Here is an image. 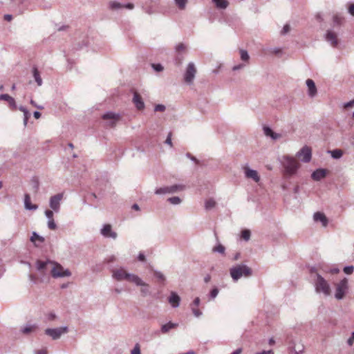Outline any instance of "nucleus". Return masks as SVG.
<instances>
[{
	"instance_id": "nucleus-16",
	"label": "nucleus",
	"mask_w": 354,
	"mask_h": 354,
	"mask_svg": "<svg viewBox=\"0 0 354 354\" xmlns=\"http://www.w3.org/2000/svg\"><path fill=\"white\" fill-rule=\"evenodd\" d=\"M126 280L130 282L135 283L136 286H145L147 284L140 278L138 275L134 274L128 273V275H126Z\"/></svg>"
},
{
	"instance_id": "nucleus-14",
	"label": "nucleus",
	"mask_w": 354,
	"mask_h": 354,
	"mask_svg": "<svg viewBox=\"0 0 354 354\" xmlns=\"http://www.w3.org/2000/svg\"><path fill=\"white\" fill-rule=\"evenodd\" d=\"M128 272L124 268L115 269L112 271V277L117 281L126 280Z\"/></svg>"
},
{
	"instance_id": "nucleus-41",
	"label": "nucleus",
	"mask_w": 354,
	"mask_h": 354,
	"mask_svg": "<svg viewBox=\"0 0 354 354\" xmlns=\"http://www.w3.org/2000/svg\"><path fill=\"white\" fill-rule=\"evenodd\" d=\"M241 237L245 240L248 241L250 238V231L249 230H244L241 232Z\"/></svg>"
},
{
	"instance_id": "nucleus-6",
	"label": "nucleus",
	"mask_w": 354,
	"mask_h": 354,
	"mask_svg": "<svg viewBox=\"0 0 354 354\" xmlns=\"http://www.w3.org/2000/svg\"><path fill=\"white\" fill-rule=\"evenodd\" d=\"M68 332V328L66 326L55 328H46L45 330V334L50 336L53 340L59 339L63 334Z\"/></svg>"
},
{
	"instance_id": "nucleus-57",
	"label": "nucleus",
	"mask_w": 354,
	"mask_h": 354,
	"mask_svg": "<svg viewBox=\"0 0 354 354\" xmlns=\"http://www.w3.org/2000/svg\"><path fill=\"white\" fill-rule=\"evenodd\" d=\"M138 259L140 261H142V262L145 261L146 258H145V255L144 254V253L140 252L138 256Z\"/></svg>"
},
{
	"instance_id": "nucleus-48",
	"label": "nucleus",
	"mask_w": 354,
	"mask_h": 354,
	"mask_svg": "<svg viewBox=\"0 0 354 354\" xmlns=\"http://www.w3.org/2000/svg\"><path fill=\"white\" fill-rule=\"evenodd\" d=\"M166 109V107L165 105L163 104H157L154 107V111H160V112H163L165 111Z\"/></svg>"
},
{
	"instance_id": "nucleus-53",
	"label": "nucleus",
	"mask_w": 354,
	"mask_h": 354,
	"mask_svg": "<svg viewBox=\"0 0 354 354\" xmlns=\"http://www.w3.org/2000/svg\"><path fill=\"white\" fill-rule=\"evenodd\" d=\"M290 26L288 24H286L283 26L281 33V35H286L290 31Z\"/></svg>"
},
{
	"instance_id": "nucleus-35",
	"label": "nucleus",
	"mask_w": 354,
	"mask_h": 354,
	"mask_svg": "<svg viewBox=\"0 0 354 354\" xmlns=\"http://www.w3.org/2000/svg\"><path fill=\"white\" fill-rule=\"evenodd\" d=\"M31 183L35 192H37L39 187V182L37 177H33L31 179Z\"/></svg>"
},
{
	"instance_id": "nucleus-28",
	"label": "nucleus",
	"mask_w": 354,
	"mask_h": 354,
	"mask_svg": "<svg viewBox=\"0 0 354 354\" xmlns=\"http://www.w3.org/2000/svg\"><path fill=\"white\" fill-rule=\"evenodd\" d=\"M212 2L219 9H225L229 4L227 0H212Z\"/></svg>"
},
{
	"instance_id": "nucleus-55",
	"label": "nucleus",
	"mask_w": 354,
	"mask_h": 354,
	"mask_svg": "<svg viewBox=\"0 0 354 354\" xmlns=\"http://www.w3.org/2000/svg\"><path fill=\"white\" fill-rule=\"evenodd\" d=\"M185 48V46L183 43L178 44V45H176V46L175 48L176 50L178 52L184 50Z\"/></svg>"
},
{
	"instance_id": "nucleus-46",
	"label": "nucleus",
	"mask_w": 354,
	"mask_h": 354,
	"mask_svg": "<svg viewBox=\"0 0 354 354\" xmlns=\"http://www.w3.org/2000/svg\"><path fill=\"white\" fill-rule=\"evenodd\" d=\"M131 354H141L140 346L139 344H136L134 348L131 352Z\"/></svg>"
},
{
	"instance_id": "nucleus-63",
	"label": "nucleus",
	"mask_w": 354,
	"mask_h": 354,
	"mask_svg": "<svg viewBox=\"0 0 354 354\" xmlns=\"http://www.w3.org/2000/svg\"><path fill=\"white\" fill-rule=\"evenodd\" d=\"M256 354H274V352L272 350L270 351H263L261 352H258Z\"/></svg>"
},
{
	"instance_id": "nucleus-11",
	"label": "nucleus",
	"mask_w": 354,
	"mask_h": 354,
	"mask_svg": "<svg viewBox=\"0 0 354 354\" xmlns=\"http://www.w3.org/2000/svg\"><path fill=\"white\" fill-rule=\"evenodd\" d=\"M102 118L104 120H110L109 125L113 127L116 124L117 122L120 120V115L112 111H108L105 113Z\"/></svg>"
},
{
	"instance_id": "nucleus-25",
	"label": "nucleus",
	"mask_w": 354,
	"mask_h": 354,
	"mask_svg": "<svg viewBox=\"0 0 354 354\" xmlns=\"http://www.w3.org/2000/svg\"><path fill=\"white\" fill-rule=\"evenodd\" d=\"M38 328L37 324H27L21 328L20 331L24 334H29L35 331Z\"/></svg>"
},
{
	"instance_id": "nucleus-18",
	"label": "nucleus",
	"mask_w": 354,
	"mask_h": 354,
	"mask_svg": "<svg viewBox=\"0 0 354 354\" xmlns=\"http://www.w3.org/2000/svg\"><path fill=\"white\" fill-rule=\"evenodd\" d=\"M313 219L315 222H321L324 227L328 225V220L326 215L320 212H317L313 215Z\"/></svg>"
},
{
	"instance_id": "nucleus-24",
	"label": "nucleus",
	"mask_w": 354,
	"mask_h": 354,
	"mask_svg": "<svg viewBox=\"0 0 354 354\" xmlns=\"http://www.w3.org/2000/svg\"><path fill=\"white\" fill-rule=\"evenodd\" d=\"M53 263V261H50V260H48L46 261H41L38 260L36 263L37 269L39 271L44 270V269H48V267L51 268Z\"/></svg>"
},
{
	"instance_id": "nucleus-9",
	"label": "nucleus",
	"mask_w": 354,
	"mask_h": 354,
	"mask_svg": "<svg viewBox=\"0 0 354 354\" xmlns=\"http://www.w3.org/2000/svg\"><path fill=\"white\" fill-rule=\"evenodd\" d=\"M63 194H57L50 198L49 205L50 207L56 213L59 212L60 209V203L63 198Z\"/></svg>"
},
{
	"instance_id": "nucleus-26",
	"label": "nucleus",
	"mask_w": 354,
	"mask_h": 354,
	"mask_svg": "<svg viewBox=\"0 0 354 354\" xmlns=\"http://www.w3.org/2000/svg\"><path fill=\"white\" fill-rule=\"evenodd\" d=\"M178 326V324L172 323L171 322L162 325L161 326V332L162 333H168L171 329L175 328Z\"/></svg>"
},
{
	"instance_id": "nucleus-32",
	"label": "nucleus",
	"mask_w": 354,
	"mask_h": 354,
	"mask_svg": "<svg viewBox=\"0 0 354 354\" xmlns=\"http://www.w3.org/2000/svg\"><path fill=\"white\" fill-rule=\"evenodd\" d=\"M216 205V201L213 198L207 200L205 203V208L206 210H209L214 207Z\"/></svg>"
},
{
	"instance_id": "nucleus-44",
	"label": "nucleus",
	"mask_w": 354,
	"mask_h": 354,
	"mask_svg": "<svg viewBox=\"0 0 354 354\" xmlns=\"http://www.w3.org/2000/svg\"><path fill=\"white\" fill-rule=\"evenodd\" d=\"M344 272L346 274H351L353 272L354 266H347L344 268Z\"/></svg>"
},
{
	"instance_id": "nucleus-10",
	"label": "nucleus",
	"mask_w": 354,
	"mask_h": 354,
	"mask_svg": "<svg viewBox=\"0 0 354 354\" xmlns=\"http://www.w3.org/2000/svg\"><path fill=\"white\" fill-rule=\"evenodd\" d=\"M297 156L304 162H309L312 157L311 149L309 147H303L297 153Z\"/></svg>"
},
{
	"instance_id": "nucleus-64",
	"label": "nucleus",
	"mask_w": 354,
	"mask_h": 354,
	"mask_svg": "<svg viewBox=\"0 0 354 354\" xmlns=\"http://www.w3.org/2000/svg\"><path fill=\"white\" fill-rule=\"evenodd\" d=\"M35 354H47V351L45 349H41L35 351Z\"/></svg>"
},
{
	"instance_id": "nucleus-49",
	"label": "nucleus",
	"mask_w": 354,
	"mask_h": 354,
	"mask_svg": "<svg viewBox=\"0 0 354 354\" xmlns=\"http://www.w3.org/2000/svg\"><path fill=\"white\" fill-rule=\"evenodd\" d=\"M183 57L180 55H178L175 59V64L177 66H180L182 64Z\"/></svg>"
},
{
	"instance_id": "nucleus-30",
	"label": "nucleus",
	"mask_w": 354,
	"mask_h": 354,
	"mask_svg": "<svg viewBox=\"0 0 354 354\" xmlns=\"http://www.w3.org/2000/svg\"><path fill=\"white\" fill-rule=\"evenodd\" d=\"M36 240L39 241L40 243H44V241H45V239H44V238L43 236L39 235L37 232H33L32 234V236L30 237V241L32 242H33L35 245H37L36 243H35V241Z\"/></svg>"
},
{
	"instance_id": "nucleus-61",
	"label": "nucleus",
	"mask_w": 354,
	"mask_h": 354,
	"mask_svg": "<svg viewBox=\"0 0 354 354\" xmlns=\"http://www.w3.org/2000/svg\"><path fill=\"white\" fill-rule=\"evenodd\" d=\"M354 105V100L350 101V102H348L344 104V107L345 108H348V107H351V106H353Z\"/></svg>"
},
{
	"instance_id": "nucleus-19",
	"label": "nucleus",
	"mask_w": 354,
	"mask_h": 354,
	"mask_svg": "<svg viewBox=\"0 0 354 354\" xmlns=\"http://www.w3.org/2000/svg\"><path fill=\"white\" fill-rule=\"evenodd\" d=\"M326 171L325 169H317L312 173L311 177L314 180L319 181L326 177Z\"/></svg>"
},
{
	"instance_id": "nucleus-59",
	"label": "nucleus",
	"mask_w": 354,
	"mask_h": 354,
	"mask_svg": "<svg viewBox=\"0 0 354 354\" xmlns=\"http://www.w3.org/2000/svg\"><path fill=\"white\" fill-rule=\"evenodd\" d=\"M10 95L8 94H1L0 95V100H6L8 101L10 99Z\"/></svg>"
},
{
	"instance_id": "nucleus-60",
	"label": "nucleus",
	"mask_w": 354,
	"mask_h": 354,
	"mask_svg": "<svg viewBox=\"0 0 354 354\" xmlns=\"http://www.w3.org/2000/svg\"><path fill=\"white\" fill-rule=\"evenodd\" d=\"M123 8H125L129 10H132L134 8V5L131 3H128L126 4H123Z\"/></svg>"
},
{
	"instance_id": "nucleus-43",
	"label": "nucleus",
	"mask_w": 354,
	"mask_h": 354,
	"mask_svg": "<svg viewBox=\"0 0 354 354\" xmlns=\"http://www.w3.org/2000/svg\"><path fill=\"white\" fill-rule=\"evenodd\" d=\"M48 227L50 230H55L57 229V225L54 221V218L48 220Z\"/></svg>"
},
{
	"instance_id": "nucleus-62",
	"label": "nucleus",
	"mask_w": 354,
	"mask_h": 354,
	"mask_svg": "<svg viewBox=\"0 0 354 354\" xmlns=\"http://www.w3.org/2000/svg\"><path fill=\"white\" fill-rule=\"evenodd\" d=\"M116 260V258L115 256L112 255L111 257H109L107 259H106V262L107 263H113Z\"/></svg>"
},
{
	"instance_id": "nucleus-29",
	"label": "nucleus",
	"mask_w": 354,
	"mask_h": 354,
	"mask_svg": "<svg viewBox=\"0 0 354 354\" xmlns=\"http://www.w3.org/2000/svg\"><path fill=\"white\" fill-rule=\"evenodd\" d=\"M328 152L330 153L331 157L334 159H339L343 156V151L338 149L328 151Z\"/></svg>"
},
{
	"instance_id": "nucleus-21",
	"label": "nucleus",
	"mask_w": 354,
	"mask_h": 354,
	"mask_svg": "<svg viewBox=\"0 0 354 354\" xmlns=\"http://www.w3.org/2000/svg\"><path fill=\"white\" fill-rule=\"evenodd\" d=\"M168 301L171 304L173 308H177L180 305V297L175 292H171L168 298Z\"/></svg>"
},
{
	"instance_id": "nucleus-56",
	"label": "nucleus",
	"mask_w": 354,
	"mask_h": 354,
	"mask_svg": "<svg viewBox=\"0 0 354 354\" xmlns=\"http://www.w3.org/2000/svg\"><path fill=\"white\" fill-rule=\"evenodd\" d=\"M245 66L244 64H239L233 66L232 70L234 71H239L243 68Z\"/></svg>"
},
{
	"instance_id": "nucleus-36",
	"label": "nucleus",
	"mask_w": 354,
	"mask_h": 354,
	"mask_svg": "<svg viewBox=\"0 0 354 354\" xmlns=\"http://www.w3.org/2000/svg\"><path fill=\"white\" fill-rule=\"evenodd\" d=\"M174 1L180 10H184L187 3V0H174Z\"/></svg>"
},
{
	"instance_id": "nucleus-23",
	"label": "nucleus",
	"mask_w": 354,
	"mask_h": 354,
	"mask_svg": "<svg viewBox=\"0 0 354 354\" xmlns=\"http://www.w3.org/2000/svg\"><path fill=\"white\" fill-rule=\"evenodd\" d=\"M24 206L28 210H36L38 208L37 205L30 203V196L28 194L24 195Z\"/></svg>"
},
{
	"instance_id": "nucleus-4",
	"label": "nucleus",
	"mask_w": 354,
	"mask_h": 354,
	"mask_svg": "<svg viewBox=\"0 0 354 354\" xmlns=\"http://www.w3.org/2000/svg\"><path fill=\"white\" fill-rule=\"evenodd\" d=\"M50 273L55 279L70 277L71 275V272L68 269H64L62 265L55 261H53L51 266Z\"/></svg>"
},
{
	"instance_id": "nucleus-45",
	"label": "nucleus",
	"mask_w": 354,
	"mask_h": 354,
	"mask_svg": "<svg viewBox=\"0 0 354 354\" xmlns=\"http://www.w3.org/2000/svg\"><path fill=\"white\" fill-rule=\"evenodd\" d=\"M7 102L9 103L10 107L12 109L15 110L17 109V104H16L15 100L12 97L10 96V99H8V100Z\"/></svg>"
},
{
	"instance_id": "nucleus-42",
	"label": "nucleus",
	"mask_w": 354,
	"mask_h": 354,
	"mask_svg": "<svg viewBox=\"0 0 354 354\" xmlns=\"http://www.w3.org/2000/svg\"><path fill=\"white\" fill-rule=\"evenodd\" d=\"M151 67L156 72H161L164 69L161 64H151Z\"/></svg>"
},
{
	"instance_id": "nucleus-39",
	"label": "nucleus",
	"mask_w": 354,
	"mask_h": 354,
	"mask_svg": "<svg viewBox=\"0 0 354 354\" xmlns=\"http://www.w3.org/2000/svg\"><path fill=\"white\" fill-rule=\"evenodd\" d=\"M167 201L172 205H178L181 203V199L178 196L170 197Z\"/></svg>"
},
{
	"instance_id": "nucleus-58",
	"label": "nucleus",
	"mask_w": 354,
	"mask_h": 354,
	"mask_svg": "<svg viewBox=\"0 0 354 354\" xmlns=\"http://www.w3.org/2000/svg\"><path fill=\"white\" fill-rule=\"evenodd\" d=\"M348 11L352 16H354V3L348 6Z\"/></svg>"
},
{
	"instance_id": "nucleus-50",
	"label": "nucleus",
	"mask_w": 354,
	"mask_h": 354,
	"mask_svg": "<svg viewBox=\"0 0 354 354\" xmlns=\"http://www.w3.org/2000/svg\"><path fill=\"white\" fill-rule=\"evenodd\" d=\"M201 299L199 297H196L191 304V307H197L200 305Z\"/></svg>"
},
{
	"instance_id": "nucleus-27",
	"label": "nucleus",
	"mask_w": 354,
	"mask_h": 354,
	"mask_svg": "<svg viewBox=\"0 0 354 354\" xmlns=\"http://www.w3.org/2000/svg\"><path fill=\"white\" fill-rule=\"evenodd\" d=\"M33 77L39 86L42 85L43 81L40 76V73L36 66L32 68Z\"/></svg>"
},
{
	"instance_id": "nucleus-17",
	"label": "nucleus",
	"mask_w": 354,
	"mask_h": 354,
	"mask_svg": "<svg viewBox=\"0 0 354 354\" xmlns=\"http://www.w3.org/2000/svg\"><path fill=\"white\" fill-rule=\"evenodd\" d=\"M245 176L247 178H251L256 183H258L260 180V176H259L258 172L256 170L248 167H245Z\"/></svg>"
},
{
	"instance_id": "nucleus-31",
	"label": "nucleus",
	"mask_w": 354,
	"mask_h": 354,
	"mask_svg": "<svg viewBox=\"0 0 354 354\" xmlns=\"http://www.w3.org/2000/svg\"><path fill=\"white\" fill-rule=\"evenodd\" d=\"M334 25L340 26L344 21V17L339 15H335L333 17Z\"/></svg>"
},
{
	"instance_id": "nucleus-33",
	"label": "nucleus",
	"mask_w": 354,
	"mask_h": 354,
	"mask_svg": "<svg viewBox=\"0 0 354 354\" xmlns=\"http://www.w3.org/2000/svg\"><path fill=\"white\" fill-rule=\"evenodd\" d=\"M109 8L111 10H118L123 8V4L117 1H111L109 3Z\"/></svg>"
},
{
	"instance_id": "nucleus-52",
	"label": "nucleus",
	"mask_w": 354,
	"mask_h": 354,
	"mask_svg": "<svg viewBox=\"0 0 354 354\" xmlns=\"http://www.w3.org/2000/svg\"><path fill=\"white\" fill-rule=\"evenodd\" d=\"M45 215L47 217L48 220L53 218V212L52 210H46Z\"/></svg>"
},
{
	"instance_id": "nucleus-47",
	"label": "nucleus",
	"mask_w": 354,
	"mask_h": 354,
	"mask_svg": "<svg viewBox=\"0 0 354 354\" xmlns=\"http://www.w3.org/2000/svg\"><path fill=\"white\" fill-rule=\"evenodd\" d=\"M191 308H192V313L194 314V315L195 317H198L202 315V312L199 309H198L195 307H191Z\"/></svg>"
},
{
	"instance_id": "nucleus-37",
	"label": "nucleus",
	"mask_w": 354,
	"mask_h": 354,
	"mask_svg": "<svg viewBox=\"0 0 354 354\" xmlns=\"http://www.w3.org/2000/svg\"><path fill=\"white\" fill-rule=\"evenodd\" d=\"M240 56L241 59L244 62H248L250 59V56L248 51L244 49L240 50Z\"/></svg>"
},
{
	"instance_id": "nucleus-13",
	"label": "nucleus",
	"mask_w": 354,
	"mask_h": 354,
	"mask_svg": "<svg viewBox=\"0 0 354 354\" xmlns=\"http://www.w3.org/2000/svg\"><path fill=\"white\" fill-rule=\"evenodd\" d=\"M132 102L138 110H143L145 109V103L142 97L137 91H133V97Z\"/></svg>"
},
{
	"instance_id": "nucleus-3",
	"label": "nucleus",
	"mask_w": 354,
	"mask_h": 354,
	"mask_svg": "<svg viewBox=\"0 0 354 354\" xmlns=\"http://www.w3.org/2000/svg\"><path fill=\"white\" fill-rule=\"evenodd\" d=\"M283 167L285 168L286 175L290 177L296 174L299 164L295 158L286 157Z\"/></svg>"
},
{
	"instance_id": "nucleus-7",
	"label": "nucleus",
	"mask_w": 354,
	"mask_h": 354,
	"mask_svg": "<svg viewBox=\"0 0 354 354\" xmlns=\"http://www.w3.org/2000/svg\"><path fill=\"white\" fill-rule=\"evenodd\" d=\"M196 69L193 62L187 64L185 73L184 74V80L188 84H192L195 78Z\"/></svg>"
},
{
	"instance_id": "nucleus-34",
	"label": "nucleus",
	"mask_w": 354,
	"mask_h": 354,
	"mask_svg": "<svg viewBox=\"0 0 354 354\" xmlns=\"http://www.w3.org/2000/svg\"><path fill=\"white\" fill-rule=\"evenodd\" d=\"M218 292H219V290L218 288H216V287L213 288L208 295L209 299L210 300L214 299L217 297Z\"/></svg>"
},
{
	"instance_id": "nucleus-1",
	"label": "nucleus",
	"mask_w": 354,
	"mask_h": 354,
	"mask_svg": "<svg viewBox=\"0 0 354 354\" xmlns=\"http://www.w3.org/2000/svg\"><path fill=\"white\" fill-rule=\"evenodd\" d=\"M230 276L234 281H237L242 277H249L252 275V270L247 265L236 264L230 269Z\"/></svg>"
},
{
	"instance_id": "nucleus-20",
	"label": "nucleus",
	"mask_w": 354,
	"mask_h": 354,
	"mask_svg": "<svg viewBox=\"0 0 354 354\" xmlns=\"http://www.w3.org/2000/svg\"><path fill=\"white\" fill-rule=\"evenodd\" d=\"M306 86L308 88V94L310 97H313L317 95V88L314 81L311 79H308L306 82Z\"/></svg>"
},
{
	"instance_id": "nucleus-22",
	"label": "nucleus",
	"mask_w": 354,
	"mask_h": 354,
	"mask_svg": "<svg viewBox=\"0 0 354 354\" xmlns=\"http://www.w3.org/2000/svg\"><path fill=\"white\" fill-rule=\"evenodd\" d=\"M263 132L266 136L270 137L274 140L281 138L280 134L274 133L271 128L267 126L263 127Z\"/></svg>"
},
{
	"instance_id": "nucleus-5",
	"label": "nucleus",
	"mask_w": 354,
	"mask_h": 354,
	"mask_svg": "<svg viewBox=\"0 0 354 354\" xmlns=\"http://www.w3.org/2000/svg\"><path fill=\"white\" fill-rule=\"evenodd\" d=\"M348 290V281L346 278H344L335 286V297L337 300L342 299Z\"/></svg>"
},
{
	"instance_id": "nucleus-38",
	"label": "nucleus",
	"mask_w": 354,
	"mask_h": 354,
	"mask_svg": "<svg viewBox=\"0 0 354 354\" xmlns=\"http://www.w3.org/2000/svg\"><path fill=\"white\" fill-rule=\"evenodd\" d=\"M225 247L221 244H218L216 246L213 248L212 251L214 252H218L222 254H225Z\"/></svg>"
},
{
	"instance_id": "nucleus-51",
	"label": "nucleus",
	"mask_w": 354,
	"mask_h": 354,
	"mask_svg": "<svg viewBox=\"0 0 354 354\" xmlns=\"http://www.w3.org/2000/svg\"><path fill=\"white\" fill-rule=\"evenodd\" d=\"M186 156L189 158L192 161L194 162L196 164H198L199 161L196 159V157L193 156L190 153H187Z\"/></svg>"
},
{
	"instance_id": "nucleus-15",
	"label": "nucleus",
	"mask_w": 354,
	"mask_h": 354,
	"mask_svg": "<svg viewBox=\"0 0 354 354\" xmlns=\"http://www.w3.org/2000/svg\"><path fill=\"white\" fill-rule=\"evenodd\" d=\"M325 39L333 47H336L338 44L337 35L331 30H327Z\"/></svg>"
},
{
	"instance_id": "nucleus-40",
	"label": "nucleus",
	"mask_w": 354,
	"mask_h": 354,
	"mask_svg": "<svg viewBox=\"0 0 354 354\" xmlns=\"http://www.w3.org/2000/svg\"><path fill=\"white\" fill-rule=\"evenodd\" d=\"M153 274L156 278H158V280H160L161 281H165V277L161 272H160L158 270H154Z\"/></svg>"
},
{
	"instance_id": "nucleus-12",
	"label": "nucleus",
	"mask_w": 354,
	"mask_h": 354,
	"mask_svg": "<svg viewBox=\"0 0 354 354\" xmlns=\"http://www.w3.org/2000/svg\"><path fill=\"white\" fill-rule=\"evenodd\" d=\"M101 234L105 238H112L115 239L118 234L115 232L112 231L111 225L110 224H104L101 229Z\"/></svg>"
},
{
	"instance_id": "nucleus-8",
	"label": "nucleus",
	"mask_w": 354,
	"mask_h": 354,
	"mask_svg": "<svg viewBox=\"0 0 354 354\" xmlns=\"http://www.w3.org/2000/svg\"><path fill=\"white\" fill-rule=\"evenodd\" d=\"M185 186L182 185H174L169 187H160L155 190L156 194H173L179 190H183Z\"/></svg>"
},
{
	"instance_id": "nucleus-2",
	"label": "nucleus",
	"mask_w": 354,
	"mask_h": 354,
	"mask_svg": "<svg viewBox=\"0 0 354 354\" xmlns=\"http://www.w3.org/2000/svg\"><path fill=\"white\" fill-rule=\"evenodd\" d=\"M314 287L317 294H323L325 297L330 295V286L319 273H316V278L314 279Z\"/></svg>"
},
{
	"instance_id": "nucleus-54",
	"label": "nucleus",
	"mask_w": 354,
	"mask_h": 354,
	"mask_svg": "<svg viewBox=\"0 0 354 354\" xmlns=\"http://www.w3.org/2000/svg\"><path fill=\"white\" fill-rule=\"evenodd\" d=\"M165 143L167 145H169V146L172 147L173 146V144H172V142H171V133L169 132L167 138H166V140H165Z\"/></svg>"
}]
</instances>
